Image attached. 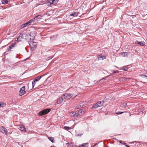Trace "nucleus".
<instances>
[{
	"label": "nucleus",
	"mask_w": 147,
	"mask_h": 147,
	"mask_svg": "<svg viewBox=\"0 0 147 147\" xmlns=\"http://www.w3.org/2000/svg\"><path fill=\"white\" fill-rule=\"evenodd\" d=\"M35 35V33L34 31L30 32V33L26 35V39L28 42H30L32 41V40H33Z\"/></svg>",
	"instance_id": "obj_1"
},
{
	"label": "nucleus",
	"mask_w": 147,
	"mask_h": 147,
	"mask_svg": "<svg viewBox=\"0 0 147 147\" xmlns=\"http://www.w3.org/2000/svg\"><path fill=\"white\" fill-rule=\"evenodd\" d=\"M42 16L41 15H38L35 17L32 20L33 21V24H34L37 23L42 18Z\"/></svg>",
	"instance_id": "obj_2"
},
{
	"label": "nucleus",
	"mask_w": 147,
	"mask_h": 147,
	"mask_svg": "<svg viewBox=\"0 0 147 147\" xmlns=\"http://www.w3.org/2000/svg\"><path fill=\"white\" fill-rule=\"evenodd\" d=\"M51 111L50 109H46L39 112L38 113L37 115L39 116H41L48 113Z\"/></svg>",
	"instance_id": "obj_3"
},
{
	"label": "nucleus",
	"mask_w": 147,
	"mask_h": 147,
	"mask_svg": "<svg viewBox=\"0 0 147 147\" xmlns=\"http://www.w3.org/2000/svg\"><path fill=\"white\" fill-rule=\"evenodd\" d=\"M104 102L103 101H99L96 103L95 105H94L92 107V109H95L98 107H100L103 106Z\"/></svg>",
	"instance_id": "obj_4"
},
{
	"label": "nucleus",
	"mask_w": 147,
	"mask_h": 147,
	"mask_svg": "<svg viewBox=\"0 0 147 147\" xmlns=\"http://www.w3.org/2000/svg\"><path fill=\"white\" fill-rule=\"evenodd\" d=\"M74 96L73 94L65 93L62 95V96L64 97V100L67 99H69Z\"/></svg>",
	"instance_id": "obj_5"
},
{
	"label": "nucleus",
	"mask_w": 147,
	"mask_h": 147,
	"mask_svg": "<svg viewBox=\"0 0 147 147\" xmlns=\"http://www.w3.org/2000/svg\"><path fill=\"white\" fill-rule=\"evenodd\" d=\"M0 131L2 133H5L7 135L8 134L6 129L3 126L0 127Z\"/></svg>",
	"instance_id": "obj_6"
},
{
	"label": "nucleus",
	"mask_w": 147,
	"mask_h": 147,
	"mask_svg": "<svg viewBox=\"0 0 147 147\" xmlns=\"http://www.w3.org/2000/svg\"><path fill=\"white\" fill-rule=\"evenodd\" d=\"M29 44L31 46V49H32V50H33L34 48H35L36 47L37 44L35 42L31 41L30 42Z\"/></svg>",
	"instance_id": "obj_7"
},
{
	"label": "nucleus",
	"mask_w": 147,
	"mask_h": 147,
	"mask_svg": "<svg viewBox=\"0 0 147 147\" xmlns=\"http://www.w3.org/2000/svg\"><path fill=\"white\" fill-rule=\"evenodd\" d=\"M44 75L41 76H39L37 77H36L34 79V80L32 82V87H34V86L35 84V82H36L37 81H38L40 78H41V77L43 76Z\"/></svg>",
	"instance_id": "obj_8"
},
{
	"label": "nucleus",
	"mask_w": 147,
	"mask_h": 147,
	"mask_svg": "<svg viewBox=\"0 0 147 147\" xmlns=\"http://www.w3.org/2000/svg\"><path fill=\"white\" fill-rule=\"evenodd\" d=\"M63 100H64V97L62 95L61 97H59V98L57 99V104H59L61 103Z\"/></svg>",
	"instance_id": "obj_9"
},
{
	"label": "nucleus",
	"mask_w": 147,
	"mask_h": 147,
	"mask_svg": "<svg viewBox=\"0 0 147 147\" xmlns=\"http://www.w3.org/2000/svg\"><path fill=\"white\" fill-rule=\"evenodd\" d=\"M33 21L32 20H31L27 22H26L24 24H23L22 25V28H24L25 27H26L28 25H32Z\"/></svg>",
	"instance_id": "obj_10"
},
{
	"label": "nucleus",
	"mask_w": 147,
	"mask_h": 147,
	"mask_svg": "<svg viewBox=\"0 0 147 147\" xmlns=\"http://www.w3.org/2000/svg\"><path fill=\"white\" fill-rule=\"evenodd\" d=\"M25 88L24 86L20 88L19 94L20 96H22L24 94L25 92Z\"/></svg>",
	"instance_id": "obj_11"
},
{
	"label": "nucleus",
	"mask_w": 147,
	"mask_h": 147,
	"mask_svg": "<svg viewBox=\"0 0 147 147\" xmlns=\"http://www.w3.org/2000/svg\"><path fill=\"white\" fill-rule=\"evenodd\" d=\"M141 76L143 79V80L144 81V82L146 83L147 82V74H142L141 75Z\"/></svg>",
	"instance_id": "obj_12"
},
{
	"label": "nucleus",
	"mask_w": 147,
	"mask_h": 147,
	"mask_svg": "<svg viewBox=\"0 0 147 147\" xmlns=\"http://www.w3.org/2000/svg\"><path fill=\"white\" fill-rule=\"evenodd\" d=\"M59 0H50L49 2L50 4H56Z\"/></svg>",
	"instance_id": "obj_13"
},
{
	"label": "nucleus",
	"mask_w": 147,
	"mask_h": 147,
	"mask_svg": "<svg viewBox=\"0 0 147 147\" xmlns=\"http://www.w3.org/2000/svg\"><path fill=\"white\" fill-rule=\"evenodd\" d=\"M70 115L71 116H73L74 117H76L78 116L77 112L76 111H74L73 112L71 113Z\"/></svg>",
	"instance_id": "obj_14"
},
{
	"label": "nucleus",
	"mask_w": 147,
	"mask_h": 147,
	"mask_svg": "<svg viewBox=\"0 0 147 147\" xmlns=\"http://www.w3.org/2000/svg\"><path fill=\"white\" fill-rule=\"evenodd\" d=\"M6 104L5 103L3 102H0V108L1 107L3 108L6 107Z\"/></svg>",
	"instance_id": "obj_15"
},
{
	"label": "nucleus",
	"mask_w": 147,
	"mask_h": 147,
	"mask_svg": "<svg viewBox=\"0 0 147 147\" xmlns=\"http://www.w3.org/2000/svg\"><path fill=\"white\" fill-rule=\"evenodd\" d=\"M98 58L99 60H102L103 59H105L106 58L105 57L103 56L102 55H100L98 56Z\"/></svg>",
	"instance_id": "obj_16"
},
{
	"label": "nucleus",
	"mask_w": 147,
	"mask_h": 147,
	"mask_svg": "<svg viewBox=\"0 0 147 147\" xmlns=\"http://www.w3.org/2000/svg\"><path fill=\"white\" fill-rule=\"evenodd\" d=\"M78 14L76 12H74V13L70 14V16L73 17L77 16Z\"/></svg>",
	"instance_id": "obj_17"
},
{
	"label": "nucleus",
	"mask_w": 147,
	"mask_h": 147,
	"mask_svg": "<svg viewBox=\"0 0 147 147\" xmlns=\"http://www.w3.org/2000/svg\"><path fill=\"white\" fill-rule=\"evenodd\" d=\"M20 130L21 131H26L25 128L23 125L20 126Z\"/></svg>",
	"instance_id": "obj_18"
},
{
	"label": "nucleus",
	"mask_w": 147,
	"mask_h": 147,
	"mask_svg": "<svg viewBox=\"0 0 147 147\" xmlns=\"http://www.w3.org/2000/svg\"><path fill=\"white\" fill-rule=\"evenodd\" d=\"M136 43L139 44L141 46H144V42H139L138 41H136Z\"/></svg>",
	"instance_id": "obj_19"
},
{
	"label": "nucleus",
	"mask_w": 147,
	"mask_h": 147,
	"mask_svg": "<svg viewBox=\"0 0 147 147\" xmlns=\"http://www.w3.org/2000/svg\"><path fill=\"white\" fill-rule=\"evenodd\" d=\"M128 53L127 52H123L121 54L123 56L127 57L128 56Z\"/></svg>",
	"instance_id": "obj_20"
},
{
	"label": "nucleus",
	"mask_w": 147,
	"mask_h": 147,
	"mask_svg": "<svg viewBox=\"0 0 147 147\" xmlns=\"http://www.w3.org/2000/svg\"><path fill=\"white\" fill-rule=\"evenodd\" d=\"M88 145L87 143H84L83 144L80 146H79L78 147H88Z\"/></svg>",
	"instance_id": "obj_21"
},
{
	"label": "nucleus",
	"mask_w": 147,
	"mask_h": 147,
	"mask_svg": "<svg viewBox=\"0 0 147 147\" xmlns=\"http://www.w3.org/2000/svg\"><path fill=\"white\" fill-rule=\"evenodd\" d=\"M82 110H81V109L79 110L78 111V112L77 113L78 115H82Z\"/></svg>",
	"instance_id": "obj_22"
},
{
	"label": "nucleus",
	"mask_w": 147,
	"mask_h": 147,
	"mask_svg": "<svg viewBox=\"0 0 147 147\" xmlns=\"http://www.w3.org/2000/svg\"><path fill=\"white\" fill-rule=\"evenodd\" d=\"M8 1H9L7 0H2V3L3 4H6L8 3Z\"/></svg>",
	"instance_id": "obj_23"
},
{
	"label": "nucleus",
	"mask_w": 147,
	"mask_h": 147,
	"mask_svg": "<svg viewBox=\"0 0 147 147\" xmlns=\"http://www.w3.org/2000/svg\"><path fill=\"white\" fill-rule=\"evenodd\" d=\"M48 139L51 141L52 142H53V140L54 138H53L52 137H48Z\"/></svg>",
	"instance_id": "obj_24"
},
{
	"label": "nucleus",
	"mask_w": 147,
	"mask_h": 147,
	"mask_svg": "<svg viewBox=\"0 0 147 147\" xmlns=\"http://www.w3.org/2000/svg\"><path fill=\"white\" fill-rule=\"evenodd\" d=\"M126 103H123V104H121V107H125L126 106Z\"/></svg>",
	"instance_id": "obj_25"
},
{
	"label": "nucleus",
	"mask_w": 147,
	"mask_h": 147,
	"mask_svg": "<svg viewBox=\"0 0 147 147\" xmlns=\"http://www.w3.org/2000/svg\"><path fill=\"white\" fill-rule=\"evenodd\" d=\"M126 79V78H125L124 77H122V78H121L120 79V81H125V80Z\"/></svg>",
	"instance_id": "obj_26"
},
{
	"label": "nucleus",
	"mask_w": 147,
	"mask_h": 147,
	"mask_svg": "<svg viewBox=\"0 0 147 147\" xmlns=\"http://www.w3.org/2000/svg\"><path fill=\"white\" fill-rule=\"evenodd\" d=\"M124 112L118 111V112H117L116 113L117 114L119 115V114H122Z\"/></svg>",
	"instance_id": "obj_27"
},
{
	"label": "nucleus",
	"mask_w": 147,
	"mask_h": 147,
	"mask_svg": "<svg viewBox=\"0 0 147 147\" xmlns=\"http://www.w3.org/2000/svg\"><path fill=\"white\" fill-rule=\"evenodd\" d=\"M70 128L69 127L67 126H64V129L66 130H67L68 129H69Z\"/></svg>",
	"instance_id": "obj_28"
},
{
	"label": "nucleus",
	"mask_w": 147,
	"mask_h": 147,
	"mask_svg": "<svg viewBox=\"0 0 147 147\" xmlns=\"http://www.w3.org/2000/svg\"><path fill=\"white\" fill-rule=\"evenodd\" d=\"M119 142L121 143L122 144L124 145L125 144H126L125 143H124V142H123L122 140H120L119 141Z\"/></svg>",
	"instance_id": "obj_29"
},
{
	"label": "nucleus",
	"mask_w": 147,
	"mask_h": 147,
	"mask_svg": "<svg viewBox=\"0 0 147 147\" xmlns=\"http://www.w3.org/2000/svg\"><path fill=\"white\" fill-rule=\"evenodd\" d=\"M83 134H77L76 135V136H80L81 135H82Z\"/></svg>",
	"instance_id": "obj_30"
},
{
	"label": "nucleus",
	"mask_w": 147,
	"mask_h": 147,
	"mask_svg": "<svg viewBox=\"0 0 147 147\" xmlns=\"http://www.w3.org/2000/svg\"><path fill=\"white\" fill-rule=\"evenodd\" d=\"M132 19H134L136 17V16L135 15H132L131 16Z\"/></svg>",
	"instance_id": "obj_31"
},
{
	"label": "nucleus",
	"mask_w": 147,
	"mask_h": 147,
	"mask_svg": "<svg viewBox=\"0 0 147 147\" xmlns=\"http://www.w3.org/2000/svg\"><path fill=\"white\" fill-rule=\"evenodd\" d=\"M14 45H12L10 46L9 47V48L10 49H12V47L14 46Z\"/></svg>",
	"instance_id": "obj_32"
},
{
	"label": "nucleus",
	"mask_w": 147,
	"mask_h": 147,
	"mask_svg": "<svg viewBox=\"0 0 147 147\" xmlns=\"http://www.w3.org/2000/svg\"><path fill=\"white\" fill-rule=\"evenodd\" d=\"M118 72H119V71L118 70H116L115 71H113V72L112 73H118Z\"/></svg>",
	"instance_id": "obj_33"
},
{
	"label": "nucleus",
	"mask_w": 147,
	"mask_h": 147,
	"mask_svg": "<svg viewBox=\"0 0 147 147\" xmlns=\"http://www.w3.org/2000/svg\"><path fill=\"white\" fill-rule=\"evenodd\" d=\"M128 69V68L125 67L123 69V70H124V71H127Z\"/></svg>",
	"instance_id": "obj_34"
},
{
	"label": "nucleus",
	"mask_w": 147,
	"mask_h": 147,
	"mask_svg": "<svg viewBox=\"0 0 147 147\" xmlns=\"http://www.w3.org/2000/svg\"><path fill=\"white\" fill-rule=\"evenodd\" d=\"M106 78H102V79H101L99 81H98L97 82L98 83V82H100V81H102V80L105 79Z\"/></svg>",
	"instance_id": "obj_35"
},
{
	"label": "nucleus",
	"mask_w": 147,
	"mask_h": 147,
	"mask_svg": "<svg viewBox=\"0 0 147 147\" xmlns=\"http://www.w3.org/2000/svg\"><path fill=\"white\" fill-rule=\"evenodd\" d=\"M125 146H126V147H129V146L127 145H126Z\"/></svg>",
	"instance_id": "obj_36"
},
{
	"label": "nucleus",
	"mask_w": 147,
	"mask_h": 147,
	"mask_svg": "<svg viewBox=\"0 0 147 147\" xmlns=\"http://www.w3.org/2000/svg\"><path fill=\"white\" fill-rule=\"evenodd\" d=\"M69 143H67V145H69Z\"/></svg>",
	"instance_id": "obj_37"
},
{
	"label": "nucleus",
	"mask_w": 147,
	"mask_h": 147,
	"mask_svg": "<svg viewBox=\"0 0 147 147\" xmlns=\"http://www.w3.org/2000/svg\"><path fill=\"white\" fill-rule=\"evenodd\" d=\"M130 143L131 144V143H133L134 142H131Z\"/></svg>",
	"instance_id": "obj_38"
},
{
	"label": "nucleus",
	"mask_w": 147,
	"mask_h": 147,
	"mask_svg": "<svg viewBox=\"0 0 147 147\" xmlns=\"http://www.w3.org/2000/svg\"><path fill=\"white\" fill-rule=\"evenodd\" d=\"M33 27H32V26L30 27V28H33Z\"/></svg>",
	"instance_id": "obj_39"
},
{
	"label": "nucleus",
	"mask_w": 147,
	"mask_h": 147,
	"mask_svg": "<svg viewBox=\"0 0 147 147\" xmlns=\"http://www.w3.org/2000/svg\"><path fill=\"white\" fill-rule=\"evenodd\" d=\"M97 143H96L95 144V145H97Z\"/></svg>",
	"instance_id": "obj_40"
},
{
	"label": "nucleus",
	"mask_w": 147,
	"mask_h": 147,
	"mask_svg": "<svg viewBox=\"0 0 147 147\" xmlns=\"http://www.w3.org/2000/svg\"><path fill=\"white\" fill-rule=\"evenodd\" d=\"M79 107H78V108L77 107V108L78 109V108H79Z\"/></svg>",
	"instance_id": "obj_41"
},
{
	"label": "nucleus",
	"mask_w": 147,
	"mask_h": 147,
	"mask_svg": "<svg viewBox=\"0 0 147 147\" xmlns=\"http://www.w3.org/2000/svg\"><path fill=\"white\" fill-rule=\"evenodd\" d=\"M53 57H52L51 58V59Z\"/></svg>",
	"instance_id": "obj_42"
}]
</instances>
